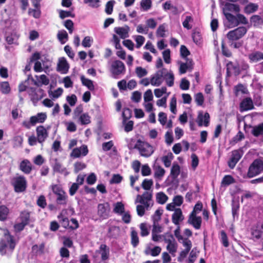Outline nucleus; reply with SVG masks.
<instances>
[{
    "mask_svg": "<svg viewBox=\"0 0 263 263\" xmlns=\"http://www.w3.org/2000/svg\"><path fill=\"white\" fill-rule=\"evenodd\" d=\"M98 252L101 254V258L103 261L108 259L109 256V249L106 245L101 244L99 247Z\"/></svg>",
    "mask_w": 263,
    "mask_h": 263,
    "instance_id": "nucleus-23",
    "label": "nucleus"
},
{
    "mask_svg": "<svg viewBox=\"0 0 263 263\" xmlns=\"http://www.w3.org/2000/svg\"><path fill=\"white\" fill-rule=\"evenodd\" d=\"M139 242V240L137 231L132 230L131 232V244L135 248L138 245Z\"/></svg>",
    "mask_w": 263,
    "mask_h": 263,
    "instance_id": "nucleus-42",
    "label": "nucleus"
},
{
    "mask_svg": "<svg viewBox=\"0 0 263 263\" xmlns=\"http://www.w3.org/2000/svg\"><path fill=\"white\" fill-rule=\"evenodd\" d=\"M58 218L63 227L66 229H69V221L67 217L64 216L62 213H60L58 216Z\"/></svg>",
    "mask_w": 263,
    "mask_h": 263,
    "instance_id": "nucleus-38",
    "label": "nucleus"
},
{
    "mask_svg": "<svg viewBox=\"0 0 263 263\" xmlns=\"http://www.w3.org/2000/svg\"><path fill=\"white\" fill-rule=\"evenodd\" d=\"M45 243L42 242L40 246L34 245L32 247V251L35 255L42 254L44 253Z\"/></svg>",
    "mask_w": 263,
    "mask_h": 263,
    "instance_id": "nucleus-32",
    "label": "nucleus"
},
{
    "mask_svg": "<svg viewBox=\"0 0 263 263\" xmlns=\"http://www.w3.org/2000/svg\"><path fill=\"white\" fill-rule=\"evenodd\" d=\"M20 169L25 174H29L32 170V165L29 160L24 159L20 163Z\"/></svg>",
    "mask_w": 263,
    "mask_h": 263,
    "instance_id": "nucleus-20",
    "label": "nucleus"
},
{
    "mask_svg": "<svg viewBox=\"0 0 263 263\" xmlns=\"http://www.w3.org/2000/svg\"><path fill=\"white\" fill-rule=\"evenodd\" d=\"M253 108V103L252 99L250 98L243 99L240 104V110L241 112L250 110Z\"/></svg>",
    "mask_w": 263,
    "mask_h": 263,
    "instance_id": "nucleus-21",
    "label": "nucleus"
},
{
    "mask_svg": "<svg viewBox=\"0 0 263 263\" xmlns=\"http://www.w3.org/2000/svg\"><path fill=\"white\" fill-rule=\"evenodd\" d=\"M36 137L37 142L43 145L47 138L48 137V133L46 129L42 125L36 127Z\"/></svg>",
    "mask_w": 263,
    "mask_h": 263,
    "instance_id": "nucleus-13",
    "label": "nucleus"
},
{
    "mask_svg": "<svg viewBox=\"0 0 263 263\" xmlns=\"http://www.w3.org/2000/svg\"><path fill=\"white\" fill-rule=\"evenodd\" d=\"M248 57L251 62H257L263 60V53L260 51H254L250 53Z\"/></svg>",
    "mask_w": 263,
    "mask_h": 263,
    "instance_id": "nucleus-26",
    "label": "nucleus"
},
{
    "mask_svg": "<svg viewBox=\"0 0 263 263\" xmlns=\"http://www.w3.org/2000/svg\"><path fill=\"white\" fill-rule=\"evenodd\" d=\"M226 18L230 23L231 25L236 26L238 25L237 16H235L231 13L224 14Z\"/></svg>",
    "mask_w": 263,
    "mask_h": 263,
    "instance_id": "nucleus-44",
    "label": "nucleus"
},
{
    "mask_svg": "<svg viewBox=\"0 0 263 263\" xmlns=\"http://www.w3.org/2000/svg\"><path fill=\"white\" fill-rule=\"evenodd\" d=\"M234 93L236 97L247 93V88L242 84H239L235 86L234 88Z\"/></svg>",
    "mask_w": 263,
    "mask_h": 263,
    "instance_id": "nucleus-28",
    "label": "nucleus"
},
{
    "mask_svg": "<svg viewBox=\"0 0 263 263\" xmlns=\"http://www.w3.org/2000/svg\"><path fill=\"white\" fill-rule=\"evenodd\" d=\"M113 211L119 215L123 214L125 212L124 205L121 202H118L115 204Z\"/></svg>",
    "mask_w": 263,
    "mask_h": 263,
    "instance_id": "nucleus-39",
    "label": "nucleus"
},
{
    "mask_svg": "<svg viewBox=\"0 0 263 263\" xmlns=\"http://www.w3.org/2000/svg\"><path fill=\"white\" fill-rule=\"evenodd\" d=\"M239 209V203L237 201L233 200L232 203V213L233 216L234 217L235 215H237L238 211Z\"/></svg>",
    "mask_w": 263,
    "mask_h": 263,
    "instance_id": "nucleus-59",
    "label": "nucleus"
},
{
    "mask_svg": "<svg viewBox=\"0 0 263 263\" xmlns=\"http://www.w3.org/2000/svg\"><path fill=\"white\" fill-rule=\"evenodd\" d=\"M67 197L66 192L65 191L57 195V203L59 204H66L67 203Z\"/></svg>",
    "mask_w": 263,
    "mask_h": 263,
    "instance_id": "nucleus-34",
    "label": "nucleus"
},
{
    "mask_svg": "<svg viewBox=\"0 0 263 263\" xmlns=\"http://www.w3.org/2000/svg\"><path fill=\"white\" fill-rule=\"evenodd\" d=\"M263 172V161L260 159H256L249 167L247 177L249 178L254 177Z\"/></svg>",
    "mask_w": 263,
    "mask_h": 263,
    "instance_id": "nucleus-5",
    "label": "nucleus"
},
{
    "mask_svg": "<svg viewBox=\"0 0 263 263\" xmlns=\"http://www.w3.org/2000/svg\"><path fill=\"white\" fill-rule=\"evenodd\" d=\"M168 199L167 196L162 192L156 194V200L157 203L160 204H164Z\"/></svg>",
    "mask_w": 263,
    "mask_h": 263,
    "instance_id": "nucleus-31",
    "label": "nucleus"
},
{
    "mask_svg": "<svg viewBox=\"0 0 263 263\" xmlns=\"http://www.w3.org/2000/svg\"><path fill=\"white\" fill-rule=\"evenodd\" d=\"M153 184L152 179H145L142 183V187L145 190H149Z\"/></svg>",
    "mask_w": 263,
    "mask_h": 263,
    "instance_id": "nucleus-55",
    "label": "nucleus"
},
{
    "mask_svg": "<svg viewBox=\"0 0 263 263\" xmlns=\"http://www.w3.org/2000/svg\"><path fill=\"white\" fill-rule=\"evenodd\" d=\"M110 211V204L108 202L99 203L98 205V215L103 219L109 217Z\"/></svg>",
    "mask_w": 263,
    "mask_h": 263,
    "instance_id": "nucleus-10",
    "label": "nucleus"
},
{
    "mask_svg": "<svg viewBox=\"0 0 263 263\" xmlns=\"http://www.w3.org/2000/svg\"><path fill=\"white\" fill-rule=\"evenodd\" d=\"M252 236L256 239H259L263 237V223L260 225L257 224L251 231Z\"/></svg>",
    "mask_w": 263,
    "mask_h": 263,
    "instance_id": "nucleus-19",
    "label": "nucleus"
},
{
    "mask_svg": "<svg viewBox=\"0 0 263 263\" xmlns=\"http://www.w3.org/2000/svg\"><path fill=\"white\" fill-rule=\"evenodd\" d=\"M220 235H221V242L222 243L223 246L226 248L228 247L229 246V242L227 233L223 230H222L220 232Z\"/></svg>",
    "mask_w": 263,
    "mask_h": 263,
    "instance_id": "nucleus-50",
    "label": "nucleus"
},
{
    "mask_svg": "<svg viewBox=\"0 0 263 263\" xmlns=\"http://www.w3.org/2000/svg\"><path fill=\"white\" fill-rule=\"evenodd\" d=\"M129 30V28L127 26L125 27H118L114 28V31L122 39H125L128 36Z\"/></svg>",
    "mask_w": 263,
    "mask_h": 263,
    "instance_id": "nucleus-25",
    "label": "nucleus"
},
{
    "mask_svg": "<svg viewBox=\"0 0 263 263\" xmlns=\"http://www.w3.org/2000/svg\"><path fill=\"white\" fill-rule=\"evenodd\" d=\"M81 80L83 85L86 86L90 90L94 89V85L91 80L85 78L84 76L81 77Z\"/></svg>",
    "mask_w": 263,
    "mask_h": 263,
    "instance_id": "nucleus-41",
    "label": "nucleus"
},
{
    "mask_svg": "<svg viewBox=\"0 0 263 263\" xmlns=\"http://www.w3.org/2000/svg\"><path fill=\"white\" fill-rule=\"evenodd\" d=\"M134 148L139 151L141 156L146 158L151 156L154 152L153 147L151 145L141 139L137 140Z\"/></svg>",
    "mask_w": 263,
    "mask_h": 263,
    "instance_id": "nucleus-3",
    "label": "nucleus"
},
{
    "mask_svg": "<svg viewBox=\"0 0 263 263\" xmlns=\"http://www.w3.org/2000/svg\"><path fill=\"white\" fill-rule=\"evenodd\" d=\"M247 29L245 27H239L230 31L227 34L229 41H234L241 39L247 33Z\"/></svg>",
    "mask_w": 263,
    "mask_h": 263,
    "instance_id": "nucleus-7",
    "label": "nucleus"
},
{
    "mask_svg": "<svg viewBox=\"0 0 263 263\" xmlns=\"http://www.w3.org/2000/svg\"><path fill=\"white\" fill-rule=\"evenodd\" d=\"M40 8V7L35 9L29 8L28 10V14L30 15H32L35 18H40L41 14Z\"/></svg>",
    "mask_w": 263,
    "mask_h": 263,
    "instance_id": "nucleus-47",
    "label": "nucleus"
},
{
    "mask_svg": "<svg viewBox=\"0 0 263 263\" xmlns=\"http://www.w3.org/2000/svg\"><path fill=\"white\" fill-rule=\"evenodd\" d=\"M131 117L122 116V124L126 132H129L133 129L134 121L129 120Z\"/></svg>",
    "mask_w": 263,
    "mask_h": 263,
    "instance_id": "nucleus-24",
    "label": "nucleus"
},
{
    "mask_svg": "<svg viewBox=\"0 0 263 263\" xmlns=\"http://www.w3.org/2000/svg\"><path fill=\"white\" fill-rule=\"evenodd\" d=\"M240 11L239 6L237 4L227 3L223 8V12L224 14L230 13L232 12H238Z\"/></svg>",
    "mask_w": 263,
    "mask_h": 263,
    "instance_id": "nucleus-22",
    "label": "nucleus"
},
{
    "mask_svg": "<svg viewBox=\"0 0 263 263\" xmlns=\"http://www.w3.org/2000/svg\"><path fill=\"white\" fill-rule=\"evenodd\" d=\"M9 209L5 205H0V221H4L8 218Z\"/></svg>",
    "mask_w": 263,
    "mask_h": 263,
    "instance_id": "nucleus-27",
    "label": "nucleus"
},
{
    "mask_svg": "<svg viewBox=\"0 0 263 263\" xmlns=\"http://www.w3.org/2000/svg\"><path fill=\"white\" fill-rule=\"evenodd\" d=\"M251 133L256 137L263 135V123L253 127Z\"/></svg>",
    "mask_w": 263,
    "mask_h": 263,
    "instance_id": "nucleus-30",
    "label": "nucleus"
},
{
    "mask_svg": "<svg viewBox=\"0 0 263 263\" xmlns=\"http://www.w3.org/2000/svg\"><path fill=\"white\" fill-rule=\"evenodd\" d=\"M63 25L67 28L69 33H72L73 31L74 24L70 20H67L63 23Z\"/></svg>",
    "mask_w": 263,
    "mask_h": 263,
    "instance_id": "nucleus-54",
    "label": "nucleus"
},
{
    "mask_svg": "<svg viewBox=\"0 0 263 263\" xmlns=\"http://www.w3.org/2000/svg\"><path fill=\"white\" fill-rule=\"evenodd\" d=\"M18 219L20 222L15 223L13 226L14 231L16 233L21 232L26 226L29 224L30 221V212L27 210L21 212Z\"/></svg>",
    "mask_w": 263,
    "mask_h": 263,
    "instance_id": "nucleus-4",
    "label": "nucleus"
},
{
    "mask_svg": "<svg viewBox=\"0 0 263 263\" xmlns=\"http://www.w3.org/2000/svg\"><path fill=\"white\" fill-rule=\"evenodd\" d=\"M59 16L61 19H64L68 17H74L75 16V15L71 11H67L61 10L59 11Z\"/></svg>",
    "mask_w": 263,
    "mask_h": 263,
    "instance_id": "nucleus-56",
    "label": "nucleus"
},
{
    "mask_svg": "<svg viewBox=\"0 0 263 263\" xmlns=\"http://www.w3.org/2000/svg\"><path fill=\"white\" fill-rule=\"evenodd\" d=\"M52 168L54 172L61 173H63L65 170V168L63 166L62 163L57 158L54 160V163L52 166Z\"/></svg>",
    "mask_w": 263,
    "mask_h": 263,
    "instance_id": "nucleus-37",
    "label": "nucleus"
},
{
    "mask_svg": "<svg viewBox=\"0 0 263 263\" xmlns=\"http://www.w3.org/2000/svg\"><path fill=\"white\" fill-rule=\"evenodd\" d=\"M176 105H177V99L175 95L173 96L171 98L170 103V110L173 114H176L177 113L176 109Z\"/></svg>",
    "mask_w": 263,
    "mask_h": 263,
    "instance_id": "nucleus-46",
    "label": "nucleus"
},
{
    "mask_svg": "<svg viewBox=\"0 0 263 263\" xmlns=\"http://www.w3.org/2000/svg\"><path fill=\"white\" fill-rule=\"evenodd\" d=\"M235 182L234 178L230 175H225L222 179L221 185L228 186Z\"/></svg>",
    "mask_w": 263,
    "mask_h": 263,
    "instance_id": "nucleus-36",
    "label": "nucleus"
},
{
    "mask_svg": "<svg viewBox=\"0 0 263 263\" xmlns=\"http://www.w3.org/2000/svg\"><path fill=\"white\" fill-rule=\"evenodd\" d=\"M164 80L168 86L174 85V75L173 72L171 70L168 71L166 68H163L151 76V84L154 86H159Z\"/></svg>",
    "mask_w": 263,
    "mask_h": 263,
    "instance_id": "nucleus-1",
    "label": "nucleus"
},
{
    "mask_svg": "<svg viewBox=\"0 0 263 263\" xmlns=\"http://www.w3.org/2000/svg\"><path fill=\"white\" fill-rule=\"evenodd\" d=\"M86 167V165L84 163L77 161L74 164V172L78 173L80 171L84 169Z\"/></svg>",
    "mask_w": 263,
    "mask_h": 263,
    "instance_id": "nucleus-49",
    "label": "nucleus"
},
{
    "mask_svg": "<svg viewBox=\"0 0 263 263\" xmlns=\"http://www.w3.org/2000/svg\"><path fill=\"white\" fill-rule=\"evenodd\" d=\"M135 71L139 78H142L144 76H145L147 73L146 70L141 67H137L136 68Z\"/></svg>",
    "mask_w": 263,
    "mask_h": 263,
    "instance_id": "nucleus-64",
    "label": "nucleus"
},
{
    "mask_svg": "<svg viewBox=\"0 0 263 263\" xmlns=\"http://www.w3.org/2000/svg\"><path fill=\"white\" fill-rule=\"evenodd\" d=\"M115 4V1L114 0L108 1L105 5V12L109 15L112 12L114 5Z\"/></svg>",
    "mask_w": 263,
    "mask_h": 263,
    "instance_id": "nucleus-53",
    "label": "nucleus"
},
{
    "mask_svg": "<svg viewBox=\"0 0 263 263\" xmlns=\"http://www.w3.org/2000/svg\"><path fill=\"white\" fill-rule=\"evenodd\" d=\"M174 158V156L171 152L167 154V155L164 156L162 157L161 160L163 162L164 166L166 167H168L171 165V162Z\"/></svg>",
    "mask_w": 263,
    "mask_h": 263,
    "instance_id": "nucleus-33",
    "label": "nucleus"
},
{
    "mask_svg": "<svg viewBox=\"0 0 263 263\" xmlns=\"http://www.w3.org/2000/svg\"><path fill=\"white\" fill-rule=\"evenodd\" d=\"M28 93L33 102L41 100L44 96V91L42 89H35L30 87L28 90Z\"/></svg>",
    "mask_w": 263,
    "mask_h": 263,
    "instance_id": "nucleus-12",
    "label": "nucleus"
},
{
    "mask_svg": "<svg viewBox=\"0 0 263 263\" xmlns=\"http://www.w3.org/2000/svg\"><path fill=\"white\" fill-rule=\"evenodd\" d=\"M36 204L42 209L45 208L47 205L45 197L44 195H40L36 201Z\"/></svg>",
    "mask_w": 263,
    "mask_h": 263,
    "instance_id": "nucleus-52",
    "label": "nucleus"
},
{
    "mask_svg": "<svg viewBox=\"0 0 263 263\" xmlns=\"http://www.w3.org/2000/svg\"><path fill=\"white\" fill-rule=\"evenodd\" d=\"M125 67L124 63L119 60H116L112 62L110 66V72L115 78L125 73Z\"/></svg>",
    "mask_w": 263,
    "mask_h": 263,
    "instance_id": "nucleus-8",
    "label": "nucleus"
},
{
    "mask_svg": "<svg viewBox=\"0 0 263 263\" xmlns=\"http://www.w3.org/2000/svg\"><path fill=\"white\" fill-rule=\"evenodd\" d=\"M180 173V167L177 163H173L171 170L170 175L173 179L178 177Z\"/></svg>",
    "mask_w": 263,
    "mask_h": 263,
    "instance_id": "nucleus-29",
    "label": "nucleus"
},
{
    "mask_svg": "<svg viewBox=\"0 0 263 263\" xmlns=\"http://www.w3.org/2000/svg\"><path fill=\"white\" fill-rule=\"evenodd\" d=\"M142 94L139 91H135L132 93L131 100L135 103L139 102L141 100Z\"/></svg>",
    "mask_w": 263,
    "mask_h": 263,
    "instance_id": "nucleus-51",
    "label": "nucleus"
},
{
    "mask_svg": "<svg viewBox=\"0 0 263 263\" xmlns=\"http://www.w3.org/2000/svg\"><path fill=\"white\" fill-rule=\"evenodd\" d=\"M172 222L176 226L179 225V222L184 219L181 210L180 208L176 209L172 215Z\"/></svg>",
    "mask_w": 263,
    "mask_h": 263,
    "instance_id": "nucleus-18",
    "label": "nucleus"
},
{
    "mask_svg": "<svg viewBox=\"0 0 263 263\" xmlns=\"http://www.w3.org/2000/svg\"><path fill=\"white\" fill-rule=\"evenodd\" d=\"M165 171L161 166H157L155 170L154 177L156 178L161 179L165 174Z\"/></svg>",
    "mask_w": 263,
    "mask_h": 263,
    "instance_id": "nucleus-45",
    "label": "nucleus"
},
{
    "mask_svg": "<svg viewBox=\"0 0 263 263\" xmlns=\"http://www.w3.org/2000/svg\"><path fill=\"white\" fill-rule=\"evenodd\" d=\"M185 63L181 61L178 62V65H179V72L180 74L185 73L187 70H192L193 68V61L191 60L186 59Z\"/></svg>",
    "mask_w": 263,
    "mask_h": 263,
    "instance_id": "nucleus-17",
    "label": "nucleus"
},
{
    "mask_svg": "<svg viewBox=\"0 0 263 263\" xmlns=\"http://www.w3.org/2000/svg\"><path fill=\"white\" fill-rule=\"evenodd\" d=\"M146 27H147V29L151 28V29H155L157 26V23L155 20V19L153 18H151L149 19H147L146 21Z\"/></svg>",
    "mask_w": 263,
    "mask_h": 263,
    "instance_id": "nucleus-62",
    "label": "nucleus"
},
{
    "mask_svg": "<svg viewBox=\"0 0 263 263\" xmlns=\"http://www.w3.org/2000/svg\"><path fill=\"white\" fill-rule=\"evenodd\" d=\"M58 38L62 44H64L68 39V35L65 30H62L58 33Z\"/></svg>",
    "mask_w": 263,
    "mask_h": 263,
    "instance_id": "nucleus-40",
    "label": "nucleus"
},
{
    "mask_svg": "<svg viewBox=\"0 0 263 263\" xmlns=\"http://www.w3.org/2000/svg\"><path fill=\"white\" fill-rule=\"evenodd\" d=\"M227 75L230 77L231 75L238 76L240 73V69L239 64L237 63L229 62L227 64Z\"/></svg>",
    "mask_w": 263,
    "mask_h": 263,
    "instance_id": "nucleus-11",
    "label": "nucleus"
},
{
    "mask_svg": "<svg viewBox=\"0 0 263 263\" xmlns=\"http://www.w3.org/2000/svg\"><path fill=\"white\" fill-rule=\"evenodd\" d=\"M167 88L166 87H162L161 88H156L154 89V94L156 97L160 98L164 94H167Z\"/></svg>",
    "mask_w": 263,
    "mask_h": 263,
    "instance_id": "nucleus-48",
    "label": "nucleus"
},
{
    "mask_svg": "<svg viewBox=\"0 0 263 263\" xmlns=\"http://www.w3.org/2000/svg\"><path fill=\"white\" fill-rule=\"evenodd\" d=\"M3 237L0 239V254L2 256L7 254V251L12 253L16 246L14 237L12 235L7 228L3 229Z\"/></svg>",
    "mask_w": 263,
    "mask_h": 263,
    "instance_id": "nucleus-2",
    "label": "nucleus"
},
{
    "mask_svg": "<svg viewBox=\"0 0 263 263\" xmlns=\"http://www.w3.org/2000/svg\"><path fill=\"white\" fill-rule=\"evenodd\" d=\"M88 153V149L86 145L83 144L80 147H76L72 149L70 154L73 158H79L81 156H85Z\"/></svg>",
    "mask_w": 263,
    "mask_h": 263,
    "instance_id": "nucleus-15",
    "label": "nucleus"
},
{
    "mask_svg": "<svg viewBox=\"0 0 263 263\" xmlns=\"http://www.w3.org/2000/svg\"><path fill=\"white\" fill-rule=\"evenodd\" d=\"M135 40L136 42V48H139L144 43L145 38L142 35H136Z\"/></svg>",
    "mask_w": 263,
    "mask_h": 263,
    "instance_id": "nucleus-63",
    "label": "nucleus"
},
{
    "mask_svg": "<svg viewBox=\"0 0 263 263\" xmlns=\"http://www.w3.org/2000/svg\"><path fill=\"white\" fill-rule=\"evenodd\" d=\"M165 28L166 25L164 24L160 25L157 29V35L159 37H164L166 31Z\"/></svg>",
    "mask_w": 263,
    "mask_h": 263,
    "instance_id": "nucleus-61",
    "label": "nucleus"
},
{
    "mask_svg": "<svg viewBox=\"0 0 263 263\" xmlns=\"http://www.w3.org/2000/svg\"><path fill=\"white\" fill-rule=\"evenodd\" d=\"M69 68V65L66 58L64 57L60 58L57 63V71L61 73L66 74L68 72Z\"/></svg>",
    "mask_w": 263,
    "mask_h": 263,
    "instance_id": "nucleus-16",
    "label": "nucleus"
},
{
    "mask_svg": "<svg viewBox=\"0 0 263 263\" xmlns=\"http://www.w3.org/2000/svg\"><path fill=\"white\" fill-rule=\"evenodd\" d=\"M0 91L3 94H8L11 91V88L8 82H0Z\"/></svg>",
    "mask_w": 263,
    "mask_h": 263,
    "instance_id": "nucleus-35",
    "label": "nucleus"
},
{
    "mask_svg": "<svg viewBox=\"0 0 263 263\" xmlns=\"http://www.w3.org/2000/svg\"><path fill=\"white\" fill-rule=\"evenodd\" d=\"M187 223L192 225L195 229L198 230L201 228L202 218L195 215L194 212H192L189 215Z\"/></svg>",
    "mask_w": 263,
    "mask_h": 263,
    "instance_id": "nucleus-14",
    "label": "nucleus"
},
{
    "mask_svg": "<svg viewBox=\"0 0 263 263\" xmlns=\"http://www.w3.org/2000/svg\"><path fill=\"white\" fill-rule=\"evenodd\" d=\"M195 101L198 106H202L204 102V97L202 93L198 92L195 95Z\"/></svg>",
    "mask_w": 263,
    "mask_h": 263,
    "instance_id": "nucleus-57",
    "label": "nucleus"
},
{
    "mask_svg": "<svg viewBox=\"0 0 263 263\" xmlns=\"http://www.w3.org/2000/svg\"><path fill=\"white\" fill-rule=\"evenodd\" d=\"M141 6L144 11H147L152 7V1L142 0L141 2Z\"/></svg>",
    "mask_w": 263,
    "mask_h": 263,
    "instance_id": "nucleus-60",
    "label": "nucleus"
},
{
    "mask_svg": "<svg viewBox=\"0 0 263 263\" xmlns=\"http://www.w3.org/2000/svg\"><path fill=\"white\" fill-rule=\"evenodd\" d=\"M12 185L14 187V191L21 193L25 191L27 187V181L23 176H19L13 178Z\"/></svg>",
    "mask_w": 263,
    "mask_h": 263,
    "instance_id": "nucleus-6",
    "label": "nucleus"
},
{
    "mask_svg": "<svg viewBox=\"0 0 263 263\" xmlns=\"http://www.w3.org/2000/svg\"><path fill=\"white\" fill-rule=\"evenodd\" d=\"M93 42L92 37L87 36L84 37L82 42V45L84 47H90Z\"/></svg>",
    "mask_w": 263,
    "mask_h": 263,
    "instance_id": "nucleus-58",
    "label": "nucleus"
},
{
    "mask_svg": "<svg viewBox=\"0 0 263 263\" xmlns=\"http://www.w3.org/2000/svg\"><path fill=\"white\" fill-rule=\"evenodd\" d=\"M258 9V5L254 3H250L245 8V12L250 14L256 11Z\"/></svg>",
    "mask_w": 263,
    "mask_h": 263,
    "instance_id": "nucleus-43",
    "label": "nucleus"
},
{
    "mask_svg": "<svg viewBox=\"0 0 263 263\" xmlns=\"http://www.w3.org/2000/svg\"><path fill=\"white\" fill-rule=\"evenodd\" d=\"M243 155V151L239 148L232 152L231 158L228 162V165L231 169H233Z\"/></svg>",
    "mask_w": 263,
    "mask_h": 263,
    "instance_id": "nucleus-9",
    "label": "nucleus"
}]
</instances>
